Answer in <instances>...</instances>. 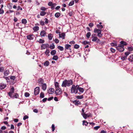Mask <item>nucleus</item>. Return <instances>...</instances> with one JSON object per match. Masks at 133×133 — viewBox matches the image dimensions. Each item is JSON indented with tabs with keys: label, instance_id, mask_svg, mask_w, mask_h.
Returning <instances> with one entry per match:
<instances>
[{
	"label": "nucleus",
	"instance_id": "obj_1",
	"mask_svg": "<svg viewBox=\"0 0 133 133\" xmlns=\"http://www.w3.org/2000/svg\"><path fill=\"white\" fill-rule=\"evenodd\" d=\"M73 83V81L71 79L68 80L67 79H65L64 81H63L62 86L65 87H66L67 86L70 87L71 85Z\"/></svg>",
	"mask_w": 133,
	"mask_h": 133
},
{
	"label": "nucleus",
	"instance_id": "obj_2",
	"mask_svg": "<svg viewBox=\"0 0 133 133\" xmlns=\"http://www.w3.org/2000/svg\"><path fill=\"white\" fill-rule=\"evenodd\" d=\"M76 86L74 85H72L71 89V93L77 94L78 91V90L77 89Z\"/></svg>",
	"mask_w": 133,
	"mask_h": 133
},
{
	"label": "nucleus",
	"instance_id": "obj_3",
	"mask_svg": "<svg viewBox=\"0 0 133 133\" xmlns=\"http://www.w3.org/2000/svg\"><path fill=\"white\" fill-rule=\"evenodd\" d=\"M94 32L95 33H97V36H98L99 37H102V34H101V29L95 28L94 30Z\"/></svg>",
	"mask_w": 133,
	"mask_h": 133
},
{
	"label": "nucleus",
	"instance_id": "obj_4",
	"mask_svg": "<svg viewBox=\"0 0 133 133\" xmlns=\"http://www.w3.org/2000/svg\"><path fill=\"white\" fill-rule=\"evenodd\" d=\"M124 46L122 45L119 44L118 47L117 48V49L119 51L122 52L123 51L124 49Z\"/></svg>",
	"mask_w": 133,
	"mask_h": 133
},
{
	"label": "nucleus",
	"instance_id": "obj_5",
	"mask_svg": "<svg viewBox=\"0 0 133 133\" xmlns=\"http://www.w3.org/2000/svg\"><path fill=\"white\" fill-rule=\"evenodd\" d=\"M95 36V34H92V41L93 42H96V41L97 43L99 42L100 41V40L98 39L97 37L96 36Z\"/></svg>",
	"mask_w": 133,
	"mask_h": 133
},
{
	"label": "nucleus",
	"instance_id": "obj_6",
	"mask_svg": "<svg viewBox=\"0 0 133 133\" xmlns=\"http://www.w3.org/2000/svg\"><path fill=\"white\" fill-rule=\"evenodd\" d=\"M55 92L56 95H59L61 94L62 93V90L60 88L56 89Z\"/></svg>",
	"mask_w": 133,
	"mask_h": 133
},
{
	"label": "nucleus",
	"instance_id": "obj_7",
	"mask_svg": "<svg viewBox=\"0 0 133 133\" xmlns=\"http://www.w3.org/2000/svg\"><path fill=\"white\" fill-rule=\"evenodd\" d=\"M40 90V88L39 87H36L34 90V94L35 95H38L39 93Z\"/></svg>",
	"mask_w": 133,
	"mask_h": 133
},
{
	"label": "nucleus",
	"instance_id": "obj_8",
	"mask_svg": "<svg viewBox=\"0 0 133 133\" xmlns=\"http://www.w3.org/2000/svg\"><path fill=\"white\" fill-rule=\"evenodd\" d=\"M14 88L13 87H12L10 92L8 93L9 95L11 97H13L12 94L14 92Z\"/></svg>",
	"mask_w": 133,
	"mask_h": 133
},
{
	"label": "nucleus",
	"instance_id": "obj_9",
	"mask_svg": "<svg viewBox=\"0 0 133 133\" xmlns=\"http://www.w3.org/2000/svg\"><path fill=\"white\" fill-rule=\"evenodd\" d=\"M48 45L45 44H42L41 45V49H44L48 47Z\"/></svg>",
	"mask_w": 133,
	"mask_h": 133
},
{
	"label": "nucleus",
	"instance_id": "obj_10",
	"mask_svg": "<svg viewBox=\"0 0 133 133\" xmlns=\"http://www.w3.org/2000/svg\"><path fill=\"white\" fill-rule=\"evenodd\" d=\"M54 89L52 88H51L48 90V93L49 94H53L54 91Z\"/></svg>",
	"mask_w": 133,
	"mask_h": 133
},
{
	"label": "nucleus",
	"instance_id": "obj_11",
	"mask_svg": "<svg viewBox=\"0 0 133 133\" xmlns=\"http://www.w3.org/2000/svg\"><path fill=\"white\" fill-rule=\"evenodd\" d=\"M27 38L28 39L32 40L34 39V36L33 35H29L27 36Z\"/></svg>",
	"mask_w": 133,
	"mask_h": 133
},
{
	"label": "nucleus",
	"instance_id": "obj_12",
	"mask_svg": "<svg viewBox=\"0 0 133 133\" xmlns=\"http://www.w3.org/2000/svg\"><path fill=\"white\" fill-rule=\"evenodd\" d=\"M38 82L39 83V85L43 84L44 83V81L43 79L42 78H39L38 80Z\"/></svg>",
	"mask_w": 133,
	"mask_h": 133
},
{
	"label": "nucleus",
	"instance_id": "obj_13",
	"mask_svg": "<svg viewBox=\"0 0 133 133\" xmlns=\"http://www.w3.org/2000/svg\"><path fill=\"white\" fill-rule=\"evenodd\" d=\"M42 85V89L43 90V91L45 90L47 88V86L46 84L45 83H43V84Z\"/></svg>",
	"mask_w": 133,
	"mask_h": 133
},
{
	"label": "nucleus",
	"instance_id": "obj_14",
	"mask_svg": "<svg viewBox=\"0 0 133 133\" xmlns=\"http://www.w3.org/2000/svg\"><path fill=\"white\" fill-rule=\"evenodd\" d=\"M73 103L76 105H78L79 104H81L80 102L77 100H75L73 102Z\"/></svg>",
	"mask_w": 133,
	"mask_h": 133
},
{
	"label": "nucleus",
	"instance_id": "obj_15",
	"mask_svg": "<svg viewBox=\"0 0 133 133\" xmlns=\"http://www.w3.org/2000/svg\"><path fill=\"white\" fill-rule=\"evenodd\" d=\"M46 35V32L44 30L41 31L40 33V35L42 37Z\"/></svg>",
	"mask_w": 133,
	"mask_h": 133
},
{
	"label": "nucleus",
	"instance_id": "obj_16",
	"mask_svg": "<svg viewBox=\"0 0 133 133\" xmlns=\"http://www.w3.org/2000/svg\"><path fill=\"white\" fill-rule=\"evenodd\" d=\"M65 34L64 33H62L59 34V37L60 38H62L63 39H64Z\"/></svg>",
	"mask_w": 133,
	"mask_h": 133
},
{
	"label": "nucleus",
	"instance_id": "obj_17",
	"mask_svg": "<svg viewBox=\"0 0 133 133\" xmlns=\"http://www.w3.org/2000/svg\"><path fill=\"white\" fill-rule=\"evenodd\" d=\"M6 85L3 84H1L0 85V89H3L5 88L6 87Z\"/></svg>",
	"mask_w": 133,
	"mask_h": 133
},
{
	"label": "nucleus",
	"instance_id": "obj_18",
	"mask_svg": "<svg viewBox=\"0 0 133 133\" xmlns=\"http://www.w3.org/2000/svg\"><path fill=\"white\" fill-rule=\"evenodd\" d=\"M128 59L129 61L130 62H132L133 61V55H130L129 58H128Z\"/></svg>",
	"mask_w": 133,
	"mask_h": 133
},
{
	"label": "nucleus",
	"instance_id": "obj_19",
	"mask_svg": "<svg viewBox=\"0 0 133 133\" xmlns=\"http://www.w3.org/2000/svg\"><path fill=\"white\" fill-rule=\"evenodd\" d=\"M33 29L35 31H36L39 29V27L38 26H36L34 27Z\"/></svg>",
	"mask_w": 133,
	"mask_h": 133
},
{
	"label": "nucleus",
	"instance_id": "obj_20",
	"mask_svg": "<svg viewBox=\"0 0 133 133\" xmlns=\"http://www.w3.org/2000/svg\"><path fill=\"white\" fill-rule=\"evenodd\" d=\"M21 22L22 24H25L27 23V21L25 19H23L22 20Z\"/></svg>",
	"mask_w": 133,
	"mask_h": 133
},
{
	"label": "nucleus",
	"instance_id": "obj_21",
	"mask_svg": "<svg viewBox=\"0 0 133 133\" xmlns=\"http://www.w3.org/2000/svg\"><path fill=\"white\" fill-rule=\"evenodd\" d=\"M82 115L85 119H86L87 117V114H85L84 113H82Z\"/></svg>",
	"mask_w": 133,
	"mask_h": 133
},
{
	"label": "nucleus",
	"instance_id": "obj_22",
	"mask_svg": "<svg viewBox=\"0 0 133 133\" xmlns=\"http://www.w3.org/2000/svg\"><path fill=\"white\" fill-rule=\"evenodd\" d=\"M43 64L45 66H48L49 64V62L48 61H46Z\"/></svg>",
	"mask_w": 133,
	"mask_h": 133
},
{
	"label": "nucleus",
	"instance_id": "obj_23",
	"mask_svg": "<svg viewBox=\"0 0 133 133\" xmlns=\"http://www.w3.org/2000/svg\"><path fill=\"white\" fill-rule=\"evenodd\" d=\"M55 89H57V88H59V87L58 83L57 82H55Z\"/></svg>",
	"mask_w": 133,
	"mask_h": 133
},
{
	"label": "nucleus",
	"instance_id": "obj_24",
	"mask_svg": "<svg viewBox=\"0 0 133 133\" xmlns=\"http://www.w3.org/2000/svg\"><path fill=\"white\" fill-rule=\"evenodd\" d=\"M71 45L68 44H66L65 45V49H69L70 48Z\"/></svg>",
	"mask_w": 133,
	"mask_h": 133
},
{
	"label": "nucleus",
	"instance_id": "obj_25",
	"mask_svg": "<svg viewBox=\"0 0 133 133\" xmlns=\"http://www.w3.org/2000/svg\"><path fill=\"white\" fill-rule=\"evenodd\" d=\"M46 14V12L44 11H42L40 13V15L41 16H43L45 15Z\"/></svg>",
	"mask_w": 133,
	"mask_h": 133
},
{
	"label": "nucleus",
	"instance_id": "obj_26",
	"mask_svg": "<svg viewBox=\"0 0 133 133\" xmlns=\"http://www.w3.org/2000/svg\"><path fill=\"white\" fill-rule=\"evenodd\" d=\"M48 38L49 39L51 40L52 39V35L51 34H49L48 35Z\"/></svg>",
	"mask_w": 133,
	"mask_h": 133
},
{
	"label": "nucleus",
	"instance_id": "obj_27",
	"mask_svg": "<svg viewBox=\"0 0 133 133\" xmlns=\"http://www.w3.org/2000/svg\"><path fill=\"white\" fill-rule=\"evenodd\" d=\"M50 48L51 49H53L55 48V46L54 43H52L50 46Z\"/></svg>",
	"mask_w": 133,
	"mask_h": 133
},
{
	"label": "nucleus",
	"instance_id": "obj_28",
	"mask_svg": "<svg viewBox=\"0 0 133 133\" xmlns=\"http://www.w3.org/2000/svg\"><path fill=\"white\" fill-rule=\"evenodd\" d=\"M56 53V51L55 50H52L51 52V54L52 55H54Z\"/></svg>",
	"mask_w": 133,
	"mask_h": 133
},
{
	"label": "nucleus",
	"instance_id": "obj_29",
	"mask_svg": "<svg viewBox=\"0 0 133 133\" xmlns=\"http://www.w3.org/2000/svg\"><path fill=\"white\" fill-rule=\"evenodd\" d=\"M60 16V14L59 12H57L55 15V16L56 18H58Z\"/></svg>",
	"mask_w": 133,
	"mask_h": 133
},
{
	"label": "nucleus",
	"instance_id": "obj_30",
	"mask_svg": "<svg viewBox=\"0 0 133 133\" xmlns=\"http://www.w3.org/2000/svg\"><path fill=\"white\" fill-rule=\"evenodd\" d=\"M58 58V56L57 55H54L52 58V59L55 61L57 60Z\"/></svg>",
	"mask_w": 133,
	"mask_h": 133
},
{
	"label": "nucleus",
	"instance_id": "obj_31",
	"mask_svg": "<svg viewBox=\"0 0 133 133\" xmlns=\"http://www.w3.org/2000/svg\"><path fill=\"white\" fill-rule=\"evenodd\" d=\"M49 49H47L46 50V51L45 52V54L46 55H48L49 56Z\"/></svg>",
	"mask_w": 133,
	"mask_h": 133
},
{
	"label": "nucleus",
	"instance_id": "obj_32",
	"mask_svg": "<svg viewBox=\"0 0 133 133\" xmlns=\"http://www.w3.org/2000/svg\"><path fill=\"white\" fill-rule=\"evenodd\" d=\"M57 47L58 49L61 51H62L64 50L62 46H58Z\"/></svg>",
	"mask_w": 133,
	"mask_h": 133
},
{
	"label": "nucleus",
	"instance_id": "obj_33",
	"mask_svg": "<svg viewBox=\"0 0 133 133\" xmlns=\"http://www.w3.org/2000/svg\"><path fill=\"white\" fill-rule=\"evenodd\" d=\"M74 1H72L69 3V6H71L74 5Z\"/></svg>",
	"mask_w": 133,
	"mask_h": 133
},
{
	"label": "nucleus",
	"instance_id": "obj_34",
	"mask_svg": "<svg viewBox=\"0 0 133 133\" xmlns=\"http://www.w3.org/2000/svg\"><path fill=\"white\" fill-rule=\"evenodd\" d=\"M9 73V71L8 70H6L4 72V74L5 76H7L8 75Z\"/></svg>",
	"mask_w": 133,
	"mask_h": 133
},
{
	"label": "nucleus",
	"instance_id": "obj_35",
	"mask_svg": "<svg viewBox=\"0 0 133 133\" xmlns=\"http://www.w3.org/2000/svg\"><path fill=\"white\" fill-rule=\"evenodd\" d=\"M76 98L79 99H81L83 98V95L77 96L76 97Z\"/></svg>",
	"mask_w": 133,
	"mask_h": 133
},
{
	"label": "nucleus",
	"instance_id": "obj_36",
	"mask_svg": "<svg viewBox=\"0 0 133 133\" xmlns=\"http://www.w3.org/2000/svg\"><path fill=\"white\" fill-rule=\"evenodd\" d=\"M120 44L124 46V45H126L127 44L126 42L123 41H122L120 42Z\"/></svg>",
	"mask_w": 133,
	"mask_h": 133
},
{
	"label": "nucleus",
	"instance_id": "obj_37",
	"mask_svg": "<svg viewBox=\"0 0 133 133\" xmlns=\"http://www.w3.org/2000/svg\"><path fill=\"white\" fill-rule=\"evenodd\" d=\"M91 35V33H90V32H88L87 33V34L86 35V36L88 38H89L90 36Z\"/></svg>",
	"mask_w": 133,
	"mask_h": 133
},
{
	"label": "nucleus",
	"instance_id": "obj_38",
	"mask_svg": "<svg viewBox=\"0 0 133 133\" xmlns=\"http://www.w3.org/2000/svg\"><path fill=\"white\" fill-rule=\"evenodd\" d=\"M121 59L123 61H124L127 59V56H122L121 57Z\"/></svg>",
	"mask_w": 133,
	"mask_h": 133
},
{
	"label": "nucleus",
	"instance_id": "obj_39",
	"mask_svg": "<svg viewBox=\"0 0 133 133\" xmlns=\"http://www.w3.org/2000/svg\"><path fill=\"white\" fill-rule=\"evenodd\" d=\"M44 94L43 92H41L40 94V97L42 98H43L44 96Z\"/></svg>",
	"mask_w": 133,
	"mask_h": 133
},
{
	"label": "nucleus",
	"instance_id": "obj_40",
	"mask_svg": "<svg viewBox=\"0 0 133 133\" xmlns=\"http://www.w3.org/2000/svg\"><path fill=\"white\" fill-rule=\"evenodd\" d=\"M97 27L99 29H102L103 27V26L102 25H100L98 24L97 25Z\"/></svg>",
	"mask_w": 133,
	"mask_h": 133
},
{
	"label": "nucleus",
	"instance_id": "obj_41",
	"mask_svg": "<svg viewBox=\"0 0 133 133\" xmlns=\"http://www.w3.org/2000/svg\"><path fill=\"white\" fill-rule=\"evenodd\" d=\"M83 43L84 45H86V44H90V43L89 42H88L86 41H85L83 42Z\"/></svg>",
	"mask_w": 133,
	"mask_h": 133
},
{
	"label": "nucleus",
	"instance_id": "obj_42",
	"mask_svg": "<svg viewBox=\"0 0 133 133\" xmlns=\"http://www.w3.org/2000/svg\"><path fill=\"white\" fill-rule=\"evenodd\" d=\"M78 90H79L80 92H81L82 93L84 91V89L83 88H79Z\"/></svg>",
	"mask_w": 133,
	"mask_h": 133
},
{
	"label": "nucleus",
	"instance_id": "obj_43",
	"mask_svg": "<svg viewBox=\"0 0 133 133\" xmlns=\"http://www.w3.org/2000/svg\"><path fill=\"white\" fill-rule=\"evenodd\" d=\"M47 9V8H45V7H42L40 8V9L41 10L44 11L46 10Z\"/></svg>",
	"mask_w": 133,
	"mask_h": 133
},
{
	"label": "nucleus",
	"instance_id": "obj_44",
	"mask_svg": "<svg viewBox=\"0 0 133 133\" xmlns=\"http://www.w3.org/2000/svg\"><path fill=\"white\" fill-rule=\"evenodd\" d=\"M44 41L43 39H40L38 41V42L39 43H44Z\"/></svg>",
	"mask_w": 133,
	"mask_h": 133
},
{
	"label": "nucleus",
	"instance_id": "obj_45",
	"mask_svg": "<svg viewBox=\"0 0 133 133\" xmlns=\"http://www.w3.org/2000/svg\"><path fill=\"white\" fill-rule=\"evenodd\" d=\"M24 95L25 97H27L29 96L30 94L27 92H26L25 93Z\"/></svg>",
	"mask_w": 133,
	"mask_h": 133
},
{
	"label": "nucleus",
	"instance_id": "obj_46",
	"mask_svg": "<svg viewBox=\"0 0 133 133\" xmlns=\"http://www.w3.org/2000/svg\"><path fill=\"white\" fill-rule=\"evenodd\" d=\"M4 12V10L0 8V14H3Z\"/></svg>",
	"mask_w": 133,
	"mask_h": 133
},
{
	"label": "nucleus",
	"instance_id": "obj_47",
	"mask_svg": "<svg viewBox=\"0 0 133 133\" xmlns=\"http://www.w3.org/2000/svg\"><path fill=\"white\" fill-rule=\"evenodd\" d=\"M83 124H84L85 125H87L88 124V122H87V121H84V120L83 121Z\"/></svg>",
	"mask_w": 133,
	"mask_h": 133
},
{
	"label": "nucleus",
	"instance_id": "obj_48",
	"mask_svg": "<svg viewBox=\"0 0 133 133\" xmlns=\"http://www.w3.org/2000/svg\"><path fill=\"white\" fill-rule=\"evenodd\" d=\"M18 95L16 93H15L14 94L13 96L15 98H17L18 97Z\"/></svg>",
	"mask_w": 133,
	"mask_h": 133
},
{
	"label": "nucleus",
	"instance_id": "obj_49",
	"mask_svg": "<svg viewBox=\"0 0 133 133\" xmlns=\"http://www.w3.org/2000/svg\"><path fill=\"white\" fill-rule=\"evenodd\" d=\"M79 46L77 44H75L74 46V48L76 49H78L79 48Z\"/></svg>",
	"mask_w": 133,
	"mask_h": 133
},
{
	"label": "nucleus",
	"instance_id": "obj_50",
	"mask_svg": "<svg viewBox=\"0 0 133 133\" xmlns=\"http://www.w3.org/2000/svg\"><path fill=\"white\" fill-rule=\"evenodd\" d=\"M110 50L112 53H114L115 51V50L112 48H110Z\"/></svg>",
	"mask_w": 133,
	"mask_h": 133
},
{
	"label": "nucleus",
	"instance_id": "obj_51",
	"mask_svg": "<svg viewBox=\"0 0 133 133\" xmlns=\"http://www.w3.org/2000/svg\"><path fill=\"white\" fill-rule=\"evenodd\" d=\"M128 50L129 51H131L133 50V48L132 47H129L128 48Z\"/></svg>",
	"mask_w": 133,
	"mask_h": 133
},
{
	"label": "nucleus",
	"instance_id": "obj_52",
	"mask_svg": "<svg viewBox=\"0 0 133 133\" xmlns=\"http://www.w3.org/2000/svg\"><path fill=\"white\" fill-rule=\"evenodd\" d=\"M52 3L51 2H49L48 3V5L50 6H51L52 5Z\"/></svg>",
	"mask_w": 133,
	"mask_h": 133
},
{
	"label": "nucleus",
	"instance_id": "obj_53",
	"mask_svg": "<svg viewBox=\"0 0 133 133\" xmlns=\"http://www.w3.org/2000/svg\"><path fill=\"white\" fill-rule=\"evenodd\" d=\"M4 70V69L3 67H0V72H3Z\"/></svg>",
	"mask_w": 133,
	"mask_h": 133
},
{
	"label": "nucleus",
	"instance_id": "obj_54",
	"mask_svg": "<svg viewBox=\"0 0 133 133\" xmlns=\"http://www.w3.org/2000/svg\"><path fill=\"white\" fill-rule=\"evenodd\" d=\"M52 128V131H53L55 130V125L54 124H52L51 126Z\"/></svg>",
	"mask_w": 133,
	"mask_h": 133
},
{
	"label": "nucleus",
	"instance_id": "obj_55",
	"mask_svg": "<svg viewBox=\"0 0 133 133\" xmlns=\"http://www.w3.org/2000/svg\"><path fill=\"white\" fill-rule=\"evenodd\" d=\"M28 118V116L26 115L24 116L23 118V119L24 120H25Z\"/></svg>",
	"mask_w": 133,
	"mask_h": 133
},
{
	"label": "nucleus",
	"instance_id": "obj_56",
	"mask_svg": "<svg viewBox=\"0 0 133 133\" xmlns=\"http://www.w3.org/2000/svg\"><path fill=\"white\" fill-rule=\"evenodd\" d=\"M54 41L56 43H58L59 42V40L57 39L56 38L54 40Z\"/></svg>",
	"mask_w": 133,
	"mask_h": 133
},
{
	"label": "nucleus",
	"instance_id": "obj_57",
	"mask_svg": "<svg viewBox=\"0 0 133 133\" xmlns=\"http://www.w3.org/2000/svg\"><path fill=\"white\" fill-rule=\"evenodd\" d=\"M130 54V52H125V56H127H127L129 55Z\"/></svg>",
	"mask_w": 133,
	"mask_h": 133
},
{
	"label": "nucleus",
	"instance_id": "obj_58",
	"mask_svg": "<svg viewBox=\"0 0 133 133\" xmlns=\"http://www.w3.org/2000/svg\"><path fill=\"white\" fill-rule=\"evenodd\" d=\"M69 43L71 44H75V41H73L70 42Z\"/></svg>",
	"mask_w": 133,
	"mask_h": 133
},
{
	"label": "nucleus",
	"instance_id": "obj_59",
	"mask_svg": "<svg viewBox=\"0 0 133 133\" xmlns=\"http://www.w3.org/2000/svg\"><path fill=\"white\" fill-rule=\"evenodd\" d=\"M40 24L42 25H43L44 24V21H40Z\"/></svg>",
	"mask_w": 133,
	"mask_h": 133
},
{
	"label": "nucleus",
	"instance_id": "obj_60",
	"mask_svg": "<svg viewBox=\"0 0 133 133\" xmlns=\"http://www.w3.org/2000/svg\"><path fill=\"white\" fill-rule=\"evenodd\" d=\"M45 23L46 24H48V23L49 21H48V19L46 18H45Z\"/></svg>",
	"mask_w": 133,
	"mask_h": 133
},
{
	"label": "nucleus",
	"instance_id": "obj_61",
	"mask_svg": "<svg viewBox=\"0 0 133 133\" xmlns=\"http://www.w3.org/2000/svg\"><path fill=\"white\" fill-rule=\"evenodd\" d=\"M89 26L90 27H92L93 26V24L92 23H90L89 24Z\"/></svg>",
	"mask_w": 133,
	"mask_h": 133
},
{
	"label": "nucleus",
	"instance_id": "obj_62",
	"mask_svg": "<svg viewBox=\"0 0 133 133\" xmlns=\"http://www.w3.org/2000/svg\"><path fill=\"white\" fill-rule=\"evenodd\" d=\"M10 78L12 80H14L15 78V76H11L10 77Z\"/></svg>",
	"mask_w": 133,
	"mask_h": 133
},
{
	"label": "nucleus",
	"instance_id": "obj_63",
	"mask_svg": "<svg viewBox=\"0 0 133 133\" xmlns=\"http://www.w3.org/2000/svg\"><path fill=\"white\" fill-rule=\"evenodd\" d=\"M99 128H100V126H97L96 127H94V129H95L96 130H97Z\"/></svg>",
	"mask_w": 133,
	"mask_h": 133
},
{
	"label": "nucleus",
	"instance_id": "obj_64",
	"mask_svg": "<svg viewBox=\"0 0 133 133\" xmlns=\"http://www.w3.org/2000/svg\"><path fill=\"white\" fill-rule=\"evenodd\" d=\"M73 14V12L72 11H70L69 13V16H71Z\"/></svg>",
	"mask_w": 133,
	"mask_h": 133
}]
</instances>
